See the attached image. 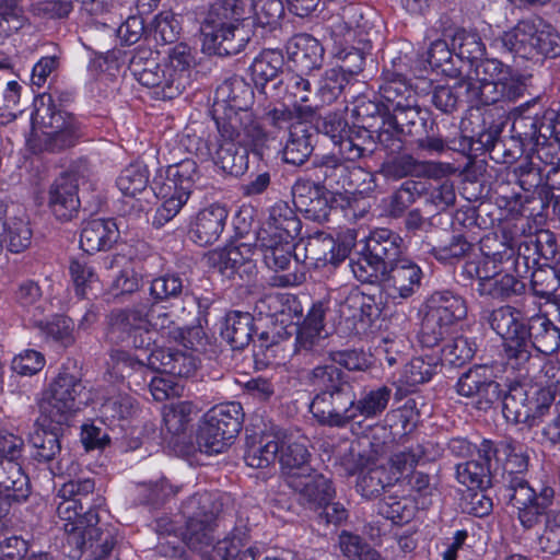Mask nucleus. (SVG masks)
<instances>
[{"label":"nucleus","instance_id":"31","mask_svg":"<svg viewBox=\"0 0 560 560\" xmlns=\"http://www.w3.org/2000/svg\"><path fill=\"white\" fill-rule=\"evenodd\" d=\"M290 59L301 71L319 69L324 62L325 49L318 39L310 34L294 35L287 45Z\"/></svg>","mask_w":560,"mask_h":560},{"label":"nucleus","instance_id":"11","mask_svg":"<svg viewBox=\"0 0 560 560\" xmlns=\"http://www.w3.org/2000/svg\"><path fill=\"white\" fill-rule=\"evenodd\" d=\"M213 118L219 138L250 145L255 153L259 154L267 147L268 141L275 139L272 131L264 129L250 108L213 113Z\"/></svg>","mask_w":560,"mask_h":560},{"label":"nucleus","instance_id":"3","mask_svg":"<svg viewBox=\"0 0 560 560\" xmlns=\"http://www.w3.org/2000/svg\"><path fill=\"white\" fill-rule=\"evenodd\" d=\"M299 380L301 384L316 392L310 404V412L320 425L329 428L351 383L334 363L302 370Z\"/></svg>","mask_w":560,"mask_h":560},{"label":"nucleus","instance_id":"26","mask_svg":"<svg viewBox=\"0 0 560 560\" xmlns=\"http://www.w3.org/2000/svg\"><path fill=\"white\" fill-rule=\"evenodd\" d=\"M228 219V210L213 203L198 212L191 225V238L200 246L211 245L221 236Z\"/></svg>","mask_w":560,"mask_h":560},{"label":"nucleus","instance_id":"55","mask_svg":"<svg viewBox=\"0 0 560 560\" xmlns=\"http://www.w3.org/2000/svg\"><path fill=\"white\" fill-rule=\"evenodd\" d=\"M336 241L329 234L324 232L311 235L305 242V259L311 264H336L339 258V252L336 254Z\"/></svg>","mask_w":560,"mask_h":560},{"label":"nucleus","instance_id":"20","mask_svg":"<svg viewBox=\"0 0 560 560\" xmlns=\"http://www.w3.org/2000/svg\"><path fill=\"white\" fill-rule=\"evenodd\" d=\"M153 312L154 304L149 300L112 312L108 317L107 338L112 342L128 341L132 334L150 328L149 315Z\"/></svg>","mask_w":560,"mask_h":560},{"label":"nucleus","instance_id":"46","mask_svg":"<svg viewBox=\"0 0 560 560\" xmlns=\"http://www.w3.org/2000/svg\"><path fill=\"white\" fill-rule=\"evenodd\" d=\"M278 86L270 96L292 107H304L302 104L307 103L313 94L311 82L298 73H287Z\"/></svg>","mask_w":560,"mask_h":560},{"label":"nucleus","instance_id":"32","mask_svg":"<svg viewBox=\"0 0 560 560\" xmlns=\"http://www.w3.org/2000/svg\"><path fill=\"white\" fill-rule=\"evenodd\" d=\"M530 161L518 166L521 177L536 172L537 175L546 173L547 177L560 173V142L552 139H542L529 149Z\"/></svg>","mask_w":560,"mask_h":560},{"label":"nucleus","instance_id":"62","mask_svg":"<svg viewBox=\"0 0 560 560\" xmlns=\"http://www.w3.org/2000/svg\"><path fill=\"white\" fill-rule=\"evenodd\" d=\"M293 240H272L270 244L264 245L261 242L256 241V248H258L264 256L265 264L275 270H284L289 267L293 252Z\"/></svg>","mask_w":560,"mask_h":560},{"label":"nucleus","instance_id":"50","mask_svg":"<svg viewBox=\"0 0 560 560\" xmlns=\"http://www.w3.org/2000/svg\"><path fill=\"white\" fill-rule=\"evenodd\" d=\"M243 530H235L213 546L214 556L221 560H255V548L248 545Z\"/></svg>","mask_w":560,"mask_h":560},{"label":"nucleus","instance_id":"17","mask_svg":"<svg viewBox=\"0 0 560 560\" xmlns=\"http://www.w3.org/2000/svg\"><path fill=\"white\" fill-rule=\"evenodd\" d=\"M456 392L460 396L474 398L479 410H488L501 397L500 385L488 365H475L465 372L456 383Z\"/></svg>","mask_w":560,"mask_h":560},{"label":"nucleus","instance_id":"40","mask_svg":"<svg viewBox=\"0 0 560 560\" xmlns=\"http://www.w3.org/2000/svg\"><path fill=\"white\" fill-rule=\"evenodd\" d=\"M28 494V478L21 465L13 460H0V497L20 502Z\"/></svg>","mask_w":560,"mask_h":560},{"label":"nucleus","instance_id":"59","mask_svg":"<svg viewBox=\"0 0 560 560\" xmlns=\"http://www.w3.org/2000/svg\"><path fill=\"white\" fill-rule=\"evenodd\" d=\"M347 162L349 161L339 154V150L326 154L315 163L316 177L323 178L331 187L342 188L343 178L349 168Z\"/></svg>","mask_w":560,"mask_h":560},{"label":"nucleus","instance_id":"56","mask_svg":"<svg viewBox=\"0 0 560 560\" xmlns=\"http://www.w3.org/2000/svg\"><path fill=\"white\" fill-rule=\"evenodd\" d=\"M101 417L108 424L132 419L138 412V405L128 394H117L107 398L100 408Z\"/></svg>","mask_w":560,"mask_h":560},{"label":"nucleus","instance_id":"29","mask_svg":"<svg viewBox=\"0 0 560 560\" xmlns=\"http://www.w3.org/2000/svg\"><path fill=\"white\" fill-rule=\"evenodd\" d=\"M310 456L305 440H296L284 431L278 457L285 482L303 472L312 471Z\"/></svg>","mask_w":560,"mask_h":560},{"label":"nucleus","instance_id":"12","mask_svg":"<svg viewBox=\"0 0 560 560\" xmlns=\"http://www.w3.org/2000/svg\"><path fill=\"white\" fill-rule=\"evenodd\" d=\"M488 323L504 340V352L509 364L521 368L529 361V343H526L521 311L510 305L500 306L490 312Z\"/></svg>","mask_w":560,"mask_h":560},{"label":"nucleus","instance_id":"4","mask_svg":"<svg viewBox=\"0 0 560 560\" xmlns=\"http://www.w3.org/2000/svg\"><path fill=\"white\" fill-rule=\"evenodd\" d=\"M500 40L506 51L525 59L560 56V35L540 19L521 20Z\"/></svg>","mask_w":560,"mask_h":560},{"label":"nucleus","instance_id":"58","mask_svg":"<svg viewBox=\"0 0 560 560\" xmlns=\"http://www.w3.org/2000/svg\"><path fill=\"white\" fill-rule=\"evenodd\" d=\"M196 416L190 401H177L163 407V421L166 430L174 435L184 433Z\"/></svg>","mask_w":560,"mask_h":560},{"label":"nucleus","instance_id":"51","mask_svg":"<svg viewBox=\"0 0 560 560\" xmlns=\"http://www.w3.org/2000/svg\"><path fill=\"white\" fill-rule=\"evenodd\" d=\"M553 489L544 487L540 490V501L518 509V521L524 529L530 530L546 524V518H550L556 511H549L553 498Z\"/></svg>","mask_w":560,"mask_h":560},{"label":"nucleus","instance_id":"25","mask_svg":"<svg viewBox=\"0 0 560 560\" xmlns=\"http://www.w3.org/2000/svg\"><path fill=\"white\" fill-rule=\"evenodd\" d=\"M525 332L526 343H529V358L532 349L546 355H551L560 349V327L547 314L538 313L530 316L527 319Z\"/></svg>","mask_w":560,"mask_h":560},{"label":"nucleus","instance_id":"64","mask_svg":"<svg viewBox=\"0 0 560 560\" xmlns=\"http://www.w3.org/2000/svg\"><path fill=\"white\" fill-rule=\"evenodd\" d=\"M503 63L497 59L478 60L470 66L465 78L458 81L460 89L478 86L486 82H493L497 80L499 73L503 70Z\"/></svg>","mask_w":560,"mask_h":560},{"label":"nucleus","instance_id":"61","mask_svg":"<svg viewBox=\"0 0 560 560\" xmlns=\"http://www.w3.org/2000/svg\"><path fill=\"white\" fill-rule=\"evenodd\" d=\"M456 478L469 489H486L491 486L492 474L489 464L474 459L456 465Z\"/></svg>","mask_w":560,"mask_h":560},{"label":"nucleus","instance_id":"43","mask_svg":"<svg viewBox=\"0 0 560 560\" xmlns=\"http://www.w3.org/2000/svg\"><path fill=\"white\" fill-rule=\"evenodd\" d=\"M165 179L167 183H163V187L178 194L186 192L189 198L192 188L200 179L198 165L192 159L170 164L165 170Z\"/></svg>","mask_w":560,"mask_h":560},{"label":"nucleus","instance_id":"7","mask_svg":"<svg viewBox=\"0 0 560 560\" xmlns=\"http://www.w3.org/2000/svg\"><path fill=\"white\" fill-rule=\"evenodd\" d=\"M425 307L420 340L428 348L439 345L448 334L450 327L467 315L465 300L451 290L433 292L428 298Z\"/></svg>","mask_w":560,"mask_h":560},{"label":"nucleus","instance_id":"28","mask_svg":"<svg viewBox=\"0 0 560 560\" xmlns=\"http://www.w3.org/2000/svg\"><path fill=\"white\" fill-rule=\"evenodd\" d=\"M119 231L113 219H92L83 224L80 247L88 254L109 249L118 240Z\"/></svg>","mask_w":560,"mask_h":560},{"label":"nucleus","instance_id":"21","mask_svg":"<svg viewBox=\"0 0 560 560\" xmlns=\"http://www.w3.org/2000/svg\"><path fill=\"white\" fill-rule=\"evenodd\" d=\"M209 265L228 279L250 280L256 273V265L246 244L229 246L211 253Z\"/></svg>","mask_w":560,"mask_h":560},{"label":"nucleus","instance_id":"53","mask_svg":"<svg viewBox=\"0 0 560 560\" xmlns=\"http://www.w3.org/2000/svg\"><path fill=\"white\" fill-rule=\"evenodd\" d=\"M377 306L371 295L352 290L341 302L339 312L346 319L365 322L377 314Z\"/></svg>","mask_w":560,"mask_h":560},{"label":"nucleus","instance_id":"37","mask_svg":"<svg viewBox=\"0 0 560 560\" xmlns=\"http://www.w3.org/2000/svg\"><path fill=\"white\" fill-rule=\"evenodd\" d=\"M402 244V238L398 234L387 229H381L371 233L365 249L376 261L380 260L385 267H389L401 259Z\"/></svg>","mask_w":560,"mask_h":560},{"label":"nucleus","instance_id":"2","mask_svg":"<svg viewBox=\"0 0 560 560\" xmlns=\"http://www.w3.org/2000/svg\"><path fill=\"white\" fill-rule=\"evenodd\" d=\"M243 0H214L200 25L203 48L218 56L240 54L253 36Z\"/></svg>","mask_w":560,"mask_h":560},{"label":"nucleus","instance_id":"22","mask_svg":"<svg viewBox=\"0 0 560 560\" xmlns=\"http://www.w3.org/2000/svg\"><path fill=\"white\" fill-rule=\"evenodd\" d=\"M301 231V221L293 209L283 201L276 202L269 210L266 222L257 232V242L268 245L272 240L295 238Z\"/></svg>","mask_w":560,"mask_h":560},{"label":"nucleus","instance_id":"8","mask_svg":"<svg viewBox=\"0 0 560 560\" xmlns=\"http://www.w3.org/2000/svg\"><path fill=\"white\" fill-rule=\"evenodd\" d=\"M243 409L240 402L231 401L212 407L197 435L201 453L213 455L223 453L242 428Z\"/></svg>","mask_w":560,"mask_h":560},{"label":"nucleus","instance_id":"34","mask_svg":"<svg viewBox=\"0 0 560 560\" xmlns=\"http://www.w3.org/2000/svg\"><path fill=\"white\" fill-rule=\"evenodd\" d=\"M448 165L442 163H422L410 154H400L383 162L380 173L389 179H401L408 176H418L422 173L430 175L443 174Z\"/></svg>","mask_w":560,"mask_h":560},{"label":"nucleus","instance_id":"23","mask_svg":"<svg viewBox=\"0 0 560 560\" xmlns=\"http://www.w3.org/2000/svg\"><path fill=\"white\" fill-rule=\"evenodd\" d=\"M285 483L299 495L300 503L312 510L320 509L335 495L331 481L313 469L289 479Z\"/></svg>","mask_w":560,"mask_h":560},{"label":"nucleus","instance_id":"45","mask_svg":"<svg viewBox=\"0 0 560 560\" xmlns=\"http://www.w3.org/2000/svg\"><path fill=\"white\" fill-rule=\"evenodd\" d=\"M382 105L387 112L401 107L404 103L416 100L415 92L407 84L406 80L397 73L386 71L383 83L378 89Z\"/></svg>","mask_w":560,"mask_h":560},{"label":"nucleus","instance_id":"47","mask_svg":"<svg viewBox=\"0 0 560 560\" xmlns=\"http://www.w3.org/2000/svg\"><path fill=\"white\" fill-rule=\"evenodd\" d=\"M500 451L503 454V480L513 477H523L522 475L528 468V448L512 438H505L500 441Z\"/></svg>","mask_w":560,"mask_h":560},{"label":"nucleus","instance_id":"15","mask_svg":"<svg viewBox=\"0 0 560 560\" xmlns=\"http://www.w3.org/2000/svg\"><path fill=\"white\" fill-rule=\"evenodd\" d=\"M182 143L189 152L197 155H210L223 172L233 176L243 175L248 168V149L250 145H243L236 141H229L224 138H218L214 152H210L202 145L201 139L186 133Z\"/></svg>","mask_w":560,"mask_h":560},{"label":"nucleus","instance_id":"35","mask_svg":"<svg viewBox=\"0 0 560 560\" xmlns=\"http://www.w3.org/2000/svg\"><path fill=\"white\" fill-rule=\"evenodd\" d=\"M284 65L283 55L279 50L268 49L257 56L252 66V77L257 86L261 88V92L266 95H271L273 91L279 89L278 78L279 72Z\"/></svg>","mask_w":560,"mask_h":560},{"label":"nucleus","instance_id":"27","mask_svg":"<svg viewBox=\"0 0 560 560\" xmlns=\"http://www.w3.org/2000/svg\"><path fill=\"white\" fill-rule=\"evenodd\" d=\"M62 425H57L52 420L39 423V417L35 421L34 430L30 433L28 442L33 448L32 456L38 463H50L61 453L60 431Z\"/></svg>","mask_w":560,"mask_h":560},{"label":"nucleus","instance_id":"24","mask_svg":"<svg viewBox=\"0 0 560 560\" xmlns=\"http://www.w3.org/2000/svg\"><path fill=\"white\" fill-rule=\"evenodd\" d=\"M294 206L313 221L328 218L330 207L325 188L311 180L299 179L292 187Z\"/></svg>","mask_w":560,"mask_h":560},{"label":"nucleus","instance_id":"33","mask_svg":"<svg viewBox=\"0 0 560 560\" xmlns=\"http://www.w3.org/2000/svg\"><path fill=\"white\" fill-rule=\"evenodd\" d=\"M252 102L253 91L250 86L240 78H231L217 88L212 113L250 108Z\"/></svg>","mask_w":560,"mask_h":560},{"label":"nucleus","instance_id":"39","mask_svg":"<svg viewBox=\"0 0 560 560\" xmlns=\"http://www.w3.org/2000/svg\"><path fill=\"white\" fill-rule=\"evenodd\" d=\"M314 136L315 133L305 122L299 121L296 126H293L282 149L283 161L292 165L304 164L314 150Z\"/></svg>","mask_w":560,"mask_h":560},{"label":"nucleus","instance_id":"57","mask_svg":"<svg viewBox=\"0 0 560 560\" xmlns=\"http://www.w3.org/2000/svg\"><path fill=\"white\" fill-rule=\"evenodd\" d=\"M394 485L395 478H390V474L385 467L378 466L360 472L357 490L362 497L373 499Z\"/></svg>","mask_w":560,"mask_h":560},{"label":"nucleus","instance_id":"13","mask_svg":"<svg viewBox=\"0 0 560 560\" xmlns=\"http://www.w3.org/2000/svg\"><path fill=\"white\" fill-rule=\"evenodd\" d=\"M390 396V388L380 386L364 390L358 397L351 385L329 428L345 429L358 418L370 420L380 417L387 408Z\"/></svg>","mask_w":560,"mask_h":560},{"label":"nucleus","instance_id":"42","mask_svg":"<svg viewBox=\"0 0 560 560\" xmlns=\"http://www.w3.org/2000/svg\"><path fill=\"white\" fill-rule=\"evenodd\" d=\"M481 276V281L477 285V291L481 296L505 300L521 293L524 289V284L509 272L491 273L490 277L482 270Z\"/></svg>","mask_w":560,"mask_h":560},{"label":"nucleus","instance_id":"38","mask_svg":"<svg viewBox=\"0 0 560 560\" xmlns=\"http://www.w3.org/2000/svg\"><path fill=\"white\" fill-rule=\"evenodd\" d=\"M7 207L0 202V248L7 246L12 253H21L31 245L32 230L26 221L20 218L5 220Z\"/></svg>","mask_w":560,"mask_h":560},{"label":"nucleus","instance_id":"48","mask_svg":"<svg viewBox=\"0 0 560 560\" xmlns=\"http://www.w3.org/2000/svg\"><path fill=\"white\" fill-rule=\"evenodd\" d=\"M314 115V108L311 105L304 107H290L283 105L281 107H273L264 113V120L275 131H282L291 129L296 126L299 121L305 122Z\"/></svg>","mask_w":560,"mask_h":560},{"label":"nucleus","instance_id":"41","mask_svg":"<svg viewBox=\"0 0 560 560\" xmlns=\"http://www.w3.org/2000/svg\"><path fill=\"white\" fill-rule=\"evenodd\" d=\"M429 446H434L432 443H424L418 445L416 448H407L394 453L388 462V472L390 478H395V483L401 479L407 478L413 470L421 458L427 460H435L441 456V450L438 447L431 456L428 453Z\"/></svg>","mask_w":560,"mask_h":560},{"label":"nucleus","instance_id":"60","mask_svg":"<svg viewBox=\"0 0 560 560\" xmlns=\"http://www.w3.org/2000/svg\"><path fill=\"white\" fill-rule=\"evenodd\" d=\"M170 72L171 82L175 83L179 92L185 89L188 78V68L191 63L190 49L186 44H177L170 52L166 61L163 62Z\"/></svg>","mask_w":560,"mask_h":560},{"label":"nucleus","instance_id":"10","mask_svg":"<svg viewBox=\"0 0 560 560\" xmlns=\"http://www.w3.org/2000/svg\"><path fill=\"white\" fill-rule=\"evenodd\" d=\"M552 402L553 396L549 389L514 383L503 396L502 412L511 423L533 427Z\"/></svg>","mask_w":560,"mask_h":560},{"label":"nucleus","instance_id":"44","mask_svg":"<svg viewBox=\"0 0 560 560\" xmlns=\"http://www.w3.org/2000/svg\"><path fill=\"white\" fill-rule=\"evenodd\" d=\"M254 318L247 312L233 311L225 316L221 336L233 349H243L252 340Z\"/></svg>","mask_w":560,"mask_h":560},{"label":"nucleus","instance_id":"9","mask_svg":"<svg viewBox=\"0 0 560 560\" xmlns=\"http://www.w3.org/2000/svg\"><path fill=\"white\" fill-rule=\"evenodd\" d=\"M36 116L45 129L39 138L40 150L58 152L73 147L81 137L79 122L70 113L57 108L52 93L39 96Z\"/></svg>","mask_w":560,"mask_h":560},{"label":"nucleus","instance_id":"1","mask_svg":"<svg viewBox=\"0 0 560 560\" xmlns=\"http://www.w3.org/2000/svg\"><path fill=\"white\" fill-rule=\"evenodd\" d=\"M61 501L57 505V515L62 522L66 535L63 548L67 555L78 560L85 551L92 557L109 555L115 546V538L109 529L97 526V509L104 499L95 492L94 479H72L59 489Z\"/></svg>","mask_w":560,"mask_h":560},{"label":"nucleus","instance_id":"30","mask_svg":"<svg viewBox=\"0 0 560 560\" xmlns=\"http://www.w3.org/2000/svg\"><path fill=\"white\" fill-rule=\"evenodd\" d=\"M284 430L271 428L265 431L259 438H253L247 442L244 459L253 468H265L272 464L278 457L281 439Z\"/></svg>","mask_w":560,"mask_h":560},{"label":"nucleus","instance_id":"54","mask_svg":"<svg viewBox=\"0 0 560 560\" xmlns=\"http://www.w3.org/2000/svg\"><path fill=\"white\" fill-rule=\"evenodd\" d=\"M376 149L374 131L366 128L351 131L347 139L340 142V155L348 161L370 156Z\"/></svg>","mask_w":560,"mask_h":560},{"label":"nucleus","instance_id":"6","mask_svg":"<svg viewBox=\"0 0 560 560\" xmlns=\"http://www.w3.org/2000/svg\"><path fill=\"white\" fill-rule=\"evenodd\" d=\"M220 505L214 494L197 492L182 503L180 512L186 518L183 542L194 551L205 552L212 546Z\"/></svg>","mask_w":560,"mask_h":560},{"label":"nucleus","instance_id":"16","mask_svg":"<svg viewBox=\"0 0 560 560\" xmlns=\"http://www.w3.org/2000/svg\"><path fill=\"white\" fill-rule=\"evenodd\" d=\"M129 69L140 84L155 89L160 98L173 100L180 94L175 83L171 82L167 67L159 62L158 56L149 49L137 51L130 60Z\"/></svg>","mask_w":560,"mask_h":560},{"label":"nucleus","instance_id":"63","mask_svg":"<svg viewBox=\"0 0 560 560\" xmlns=\"http://www.w3.org/2000/svg\"><path fill=\"white\" fill-rule=\"evenodd\" d=\"M417 100L410 103H404L401 107L393 109V114L385 116V125L392 128H398L402 133L413 135V128L420 124L424 126L425 117L421 115L416 104Z\"/></svg>","mask_w":560,"mask_h":560},{"label":"nucleus","instance_id":"49","mask_svg":"<svg viewBox=\"0 0 560 560\" xmlns=\"http://www.w3.org/2000/svg\"><path fill=\"white\" fill-rule=\"evenodd\" d=\"M530 284L536 296L557 304L560 310V299L556 295L560 287V256L553 266L535 270Z\"/></svg>","mask_w":560,"mask_h":560},{"label":"nucleus","instance_id":"5","mask_svg":"<svg viewBox=\"0 0 560 560\" xmlns=\"http://www.w3.org/2000/svg\"><path fill=\"white\" fill-rule=\"evenodd\" d=\"M85 386L80 376L62 370L50 383L39 404V423L52 420L57 425L67 424L85 404Z\"/></svg>","mask_w":560,"mask_h":560},{"label":"nucleus","instance_id":"19","mask_svg":"<svg viewBox=\"0 0 560 560\" xmlns=\"http://www.w3.org/2000/svg\"><path fill=\"white\" fill-rule=\"evenodd\" d=\"M423 272L409 258L395 261L383 271L382 285L393 299H409L421 287Z\"/></svg>","mask_w":560,"mask_h":560},{"label":"nucleus","instance_id":"18","mask_svg":"<svg viewBox=\"0 0 560 560\" xmlns=\"http://www.w3.org/2000/svg\"><path fill=\"white\" fill-rule=\"evenodd\" d=\"M81 176L75 171H68L57 177L48 191V208L52 215L67 222L74 219L80 209L78 195Z\"/></svg>","mask_w":560,"mask_h":560},{"label":"nucleus","instance_id":"14","mask_svg":"<svg viewBox=\"0 0 560 560\" xmlns=\"http://www.w3.org/2000/svg\"><path fill=\"white\" fill-rule=\"evenodd\" d=\"M325 308L322 303L314 304L304 320L294 326L293 359L312 363L328 354V332L325 330Z\"/></svg>","mask_w":560,"mask_h":560},{"label":"nucleus","instance_id":"36","mask_svg":"<svg viewBox=\"0 0 560 560\" xmlns=\"http://www.w3.org/2000/svg\"><path fill=\"white\" fill-rule=\"evenodd\" d=\"M511 117L513 120L511 127L512 139L518 142L520 152L526 148L530 149L540 140L546 139L545 128L541 124L542 114L525 115L524 108L521 106L511 112Z\"/></svg>","mask_w":560,"mask_h":560},{"label":"nucleus","instance_id":"52","mask_svg":"<svg viewBox=\"0 0 560 560\" xmlns=\"http://www.w3.org/2000/svg\"><path fill=\"white\" fill-rule=\"evenodd\" d=\"M30 322L37 327L43 336L60 347L67 348L74 343L73 323L66 316H55L50 322L30 317Z\"/></svg>","mask_w":560,"mask_h":560}]
</instances>
